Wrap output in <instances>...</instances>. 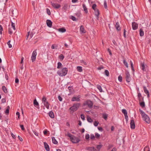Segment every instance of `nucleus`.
<instances>
[{"label": "nucleus", "mask_w": 151, "mask_h": 151, "mask_svg": "<svg viewBox=\"0 0 151 151\" xmlns=\"http://www.w3.org/2000/svg\"><path fill=\"white\" fill-rule=\"evenodd\" d=\"M33 103L34 105L35 106L39 105V104L36 99L34 100Z\"/></svg>", "instance_id": "nucleus-31"}, {"label": "nucleus", "mask_w": 151, "mask_h": 151, "mask_svg": "<svg viewBox=\"0 0 151 151\" xmlns=\"http://www.w3.org/2000/svg\"><path fill=\"white\" fill-rule=\"evenodd\" d=\"M126 80L128 82H129L130 81L131 78L130 77V75L128 72H126Z\"/></svg>", "instance_id": "nucleus-7"}, {"label": "nucleus", "mask_w": 151, "mask_h": 151, "mask_svg": "<svg viewBox=\"0 0 151 151\" xmlns=\"http://www.w3.org/2000/svg\"><path fill=\"white\" fill-rule=\"evenodd\" d=\"M87 150L91 151H92V150H94L95 149L94 147H88L87 149Z\"/></svg>", "instance_id": "nucleus-36"}, {"label": "nucleus", "mask_w": 151, "mask_h": 151, "mask_svg": "<svg viewBox=\"0 0 151 151\" xmlns=\"http://www.w3.org/2000/svg\"><path fill=\"white\" fill-rule=\"evenodd\" d=\"M51 4L54 8L56 9H58L61 7V5L57 3L51 2Z\"/></svg>", "instance_id": "nucleus-6"}, {"label": "nucleus", "mask_w": 151, "mask_h": 151, "mask_svg": "<svg viewBox=\"0 0 151 151\" xmlns=\"http://www.w3.org/2000/svg\"><path fill=\"white\" fill-rule=\"evenodd\" d=\"M68 69L66 68H63L61 70L58 71L57 74L60 76H65L68 72Z\"/></svg>", "instance_id": "nucleus-3"}, {"label": "nucleus", "mask_w": 151, "mask_h": 151, "mask_svg": "<svg viewBox=\"0 0 151 151\" xmlns=\"http://www.w3.org/2000/svg\"><path fill=\"white\" fill-rule=\"evenodd\" d=\"M144 35V32L142 29L139 30V35L140 36H143Z\"/></svg>", "instance_id": "nucleus-25"}, {"label": "nucleus", "mask_w": 151, "mask_h": 151, "mask_svg": "<svg viewBox=\"0 0 151 151\" xmlns=\"http://www.w3.org/2000/svg\"><path fill=\"white\" fill-rule=\"evenodd\" d=\"M141 67L142 69L143 70H145V65L144 63H142L141 65Z\"/></svg>", "instance_id": "nucleus-30"}, {"label": "nucleus", "mask_w": 151, "mask_h": 151, "mask_svg": "<svg viewBox=\"0 0 151 151\" xmlns=\"http://www.w3.org/2000/svg\"><path fill=\"white\" fill-rule=\"evenodd\" d=\"M10 40L9 41L7 42V44L9 46V48H11L12 47V45L10 44Z\"/></svg>", "instance_id": "nucleus-54"}, {"label": "nucleus", "mask_w": 151, "mask_h": 151, "mask_svg": "<svg viewBox=\"0 0 151 151\" xmlns=\"http://www.w3.org/2000/svg\"><path fill=\"white\" fill-rule=\"evenodd\" d=\"M87 121L91 123L93 122L92 119L91 118L88 116L87 117Z\"/></svg>", "instance_id": "nucleus-28"}, {"label": "nucleus", "mask_w": 151, "mask_h": 151, "mask_svg": "<svg viewBox=\"0 0 151 151\" xmlns=\"http://www.w3.org/2000/svg\"><path fill=\"white\" fill-rule=\"evenodd\" d=\"M33 36V34L32 33H30V32H28V35L27 36V38H28V37L29 36L30 38H32Z\"/></svg>", "instance_id": "nucleus-32"}, {"label": "nucleus", "mask_w": 151, "mask_h": 151, "mask_svg": "<svg viewBox=\"0 0 151 151\" xmlns=\"http://www.w3.org/2000/svg\"><path fill=\"white\" fill-rule=\"evenodd\" d=\"M52 142L53 143L55 144H57L58 143L57 141L55 139V137H52Z\"/></svg>", "instance_id": "nucleus-23"}, {"label": "nucleus", "mask_w": 151, "mask_h": 151, "mask_svg": "<svg viewBox=\"0 0 151 151\" xmlns=\"http://www.w3.org/2000/svg\"><path fill=\"white\" fill-rule=\"evenodd\" d=\"M20 127L22 129V130H24V127L23 125H20Z\"/></svg>", "instance_id": "nucleus-64"}, {"label": "nucleus", "mask_w": 151, "mask_h": 151, "mask_svg": "<svg viewBox=\"0 0 151 151\" xmlns=\"http://www.w3.org/2000/svg\"><path fill=\"white\" fill-rule=\"evenodd\" d=\"M15 23H13L12 22H11V28H12L14 29V31H15L16 30V28L15 27Z\"/></svg>", "instance_id": "nucleus-27"}, {"label": "nucleus", "mask_w": 151, "mask_h": 151, "mask_svg": "<svg viewBox=\"0 0 151 151\" xmlns=\"http://www.w3.org/2000/svg\"><path fill=\"white\" fill-rule=\"evenodd\" d=\"M104 8L106 9L107 8V3L106 1H104Z\"/></svg>", "instance_id": "nucleus-55"}, {"label": "nucleus", "mask_w": 151, "mask_h": 151, "mask_svg": "<svg viewBox=\"0 0 151 151\" xmlns=\"http://www.w3.org/2000/svg\"><path fill=\"white\" fill-rule=\"evenodd\" d=\"M64 58V57L63 54H61L59 56V58H60V59H61L62 60H63Z\"/></svg>", "instance_id": "nucleus-46"}, {"label": "nucleus", "mask_w": 151, "mask_h": 151, "mask_svg": "<svg viewBox=\"0 0 151 151\" xmlns=\"http://www.w3.org/2000/svg\"><path fill=\"white\" fill-rule=\"evenodd\" d=\"M138 96L139 98V102L142 101L143 100V98L142 96L140 93H139L138 94Z\"/></svg>", "instance_id": "nucleus-14"}, {"label": "nucleus", "mask_w": 151, "mask_h": 151, "mask_svg": "<svg viewBox=\"0 0 151 151\" xmlns=\"http://www.w3.org/2000/svg\"><path fill=\"white\" fill-rule=\"evenodd\" d=\"M118 80L120 82L122 81V77L121 75H119L118 77Z\"/></svg>", "instance_id": "nucleus-42"}, {"label": "nucleus", "mask_w": 151, "mask_h": 151, "mask_svg": "<svg viewBox=\"0 0 151 151\" xmlns=\"http://www.w3.org/2000/svg\"><path fill=\"white\" fill-rule=\"evenodd\" d=\"M140 105L142 107H144L145 106V103L144 101L142 102H139Z\"/></svg>", "instance_id": "nucleus-34"}, {"label": "nucleus", "mask_w": 151, "mask_h": 151, "mask_svg": "<svg viewBox=\"0 0 151 151\" xmlns=\"http://www.w3.org/2000/svg\"><path fill=\"white\" fill-rule=\"evenodd\" d=\"M130 63H131V65L132 69V70L134 71V67H133V63L131 61H130Z\"/></svg>", "instance_id": "nucleus-48"}, {"label": "nucleus", "mask_w": 151, "mask_h": 151, "mask_svg": "<svg viewBox=\"0 0 151 151\" xmlns=\"http://www.w3.org/2000/svg\"><path fill=\"white\" fill-rule=\"evenodd\" d=\"M122 112L124 114V115H126L127 114V111L125 109H122Z\"/></svg>", "instance_id": "nucleus-35"}, {"label": "nucleus", "mask_w": 151, "mask_h": 151, "mask_svg": "<svg viewBox=\"0 0 151 151\" xmlns=\"http://www.w3.org/2000/svg\"><path fill=\"white\" fill-rule=\"evenodd\" d=\"M126 30L125 29H124V37L126 38Z\"/></svg>", "instance_id": "nucleus-60"}, {"label": "nucleus", "mask_w": 151, "mask_h": 151, "mask_svg": "<svg viewBox=\"0 0 151 151\" xmlns=\"http://www.w3.org/2000/svg\"><path fill=\"white\" fill-rule=\"evenodd\" d=\"M58 30L59 32L62 33L64 32H65L66 31V29L64 27H62L60 29H58Z\"/></svg>", "instance_id": "nucleus-18"}, {"label": "nucleus", "mask_w": 151, "mask_h": 151, "mask_svg": "<svg viewBox=\"0 0 151 151\" xmlns=\"http://www.w3.org/2000/svg\"><path fill=\"white\" fill-rule=\"evenodd\" d=\"M130 127L131 129H134L135 128L134 121L133 120H131L130 122Z\"/></svg>", "instance_id": "nucleus-10"}, {"label": "nucleus", "mask_w": 151, "mask_h": 151, "mask_svg": "<svg viewBox=\"0 0 151 151\" xmlns=\"http://www.w3.org/2000/svg\"><path fill=\"white\" fill-rule=\"evenodd\" d=\"M80 31L82 32L83 33H85L86 32V31L85 30L84 27L82 25L81 26L80 28Z\"/></svg>", "instance_id": "nucleus-21"}, {"label": "nucleus", "mask_w": 151, "mask_h": 151, "mask_svg": "<svg viewBox=\"0 0 151 151\" xmlns=\"http://www.w3.org/2000/svg\"><path fill=\"white\" fill-rule=\"evenodd\" d=\"M44 147L45 148L47 151H50V148L49 146L47 143L45 142H44Z\"/></svg>", "instance_id": "nucleus-13"}, {"label": "nucleus", "mask_w": 151, "mask_h": 151, "mask_svg": "<svg viewBox=\"0 0 151 151\" xmlns=\"http://www.w3.org/2000/svg\"><path fill=\"white\" fill-rule=\"evenodd\" d=\"M97 6V5L96 4H93L92 6V8L93 9V10H95V9H96V7Z\"/></svg>", "instance_id": "nucleus-53"}, {"label": "nucleus", "mask_w": 151, "mask_h": 151, "mask_svg": "<svg viewBox=\"0 0 151 151\" xmlns=\"http://www.w3.org/2000/svg\"><path fill=\"white\" fill-rule=\"evenodd\" d=\"M98 130L101 132H102L103 131L102 128L101 127H98Z\"/></svg>", "instance_id": "nucleus-63"}, {"label": "nucleus", "mask_w": 151, "mask_h": 151, "mask_svg": "<svg viewBox=\"0 0 151 151\" xmlns=\"http://www.w3.org/2000/svg\"><path fill=\"white\" fill-rule=\"evenodd\" d=\"M80 106V104L79 103H77L74 104L73 106L70 108V110L74 111L77 110Z\"/></svg>", "instance_id": "nucleus-5"}, {"label": "nucleus", "mask_w": 151, "mask_h": 151, "mask_svg": "<svg viewBox=\"0 0 151 151\" xmlns=\"http://www.w3.org/2000/svg\"><path fill=\"white\" fill-rule=\"evenodd\" d=\"M105 74L107 76H109V72L107 70H106L104 72Z\"/></svg>", "instance_id": "nucleus-33"}, {"label": "nucleus", "mask_w": 151, "mask_h": 151, "mask_svg": "<svg viewBox=\"0 0 151 151\" xmlns=\"http://www.w3.org/2000/svg\"><path fill=\"white\" fill-rule=\"evenodd\" d=\"M71 19L73 20V21H76V19L75 17L73 16H71Z\"/></svg>", "instance_id": "nucleus-59"}, {"label": "nucleus", "mask_w": 151, "mask_h": 151, "mask_svg": "<svg viewBox=\"0 0 151 151\" xmlns=\"http://www.w3.org/2000/svg\"><path fill=\"white\" fill-rule=\"evenodd\" d=\"M93 103L92 101L90 100H87L83 103V106H87L88 107L91 108L93 106Z\"/></svg>", "instance_id": "nucleus-4"}, {"label": "nucleus", "mask_w": 151, "mask_h": 151, "mask_svg": "<svg viewBox=\"0 0 151 151\" xmlns=\"http://www.w3.org/2000/svg\"><path fill=\"white\" fill-rule=\"evenodd\" d=\"M44 104L46 108L47 109H48L49 108V105L48 102L47 101L44 102Z\"/></svg>", "instance_id": "nucleus-22"}, {"label": "nucleus", "mask_w": 151, "mask_h": 151, "mask_svg": "<svg viewBox=\"0 0 151 151\" xmlns=\"http://www.w3.org/2000/svg\"><path fill=\"white\" fill-rule=\"evenodd\" d=\"M103 117L106 120L107 119V115L106 114H103Z\"/></svg>", "instance_id": "nucleus-40"}, {"label": "nucleus", "mask_w": 151, "mask_h": 151, "mask_svg": "<svg viewBox=\"0 0 151 151\" xmlns=\"http://www.w3.org/2000/svg\"><path fill=\"white\" fill-rule=\"evenodd\" d=\"M97 88L99 90L100 92H102V89L101 86L100 85H98L97 86Z\"/></svg>", "instance_id": "nucleus-39"}, {"label": "nucleus", "mask_w": 151, "mask_h": 151, "mask_svg": "<svg viewBox=\"0 0 151 151\" xmlns=\"http://www.w3.org/2000/svg\"><path fill=\"white\" fill-rule=\"evenodd\" d=\"M67 136L70 138V140L73 143H77L80 141L79 138L74 136L69 132L68 133Z\"/></svg>", "instance_id": "nucleus-2"}, {"label": "nucleus", "mask_w": 151, "mask_h": 151, "mask_svg": "<svg viewBox=\"0 0 151 151\" xmlns=\"http://www.w3.org/2000/svg\"><path fill=\"white\" fill-rule=\"evenodd\" d=\"M123 63L124 65L126 66V67L128 68V65L126 61V60H124L123 61Z\"/></svg>", "instance_id": "nucleus-37"}, {"label": "nucleus", "mask_w": 151, "mask_h": 151, "mask_svg": "<svg viewBox=\"0 0 151 151\" xmlns=\"http://www.w3.org/2000/svg\"><path fill=\"white\" fill-rule=\"evenodd\" d=\"M46 99L45 97L44 96L42 99V102H46L47 101H46Z\"/></svg>", "instance_id": "nucleus-61"}, {"label": "nucleus", "mask_w": 151, "mask_h": 151, "mask_svg": "<svg viewBox=\"0 0 151 151\" xmlns=\"http://www.w3.org/2000/svg\"><path fill=\"white\" fill-rule=\"evenodd\" d=\"M143 89L144 92L147 94V96L148 98L149 97V92L145 86L143 87Z\"/></svg>", "instance_id": "nucleus-16"}, {"label": "nucleus", "mask_w": 151, "mask_h": 151, "mask_svg": "<svg viewBox=\"0 0 151 151\" xmlns=\"http://www.w3.org/2000/svg\"><path fill=\"white\" fill-rule=\"evenodd\" d=\"M83 7V9L84 11H85L86 13H87L88 12V11L87 7H86L85 5L84 4H83L82 5Z\"/></svg>", "instance_id": "nucleus-19"}, {"label": "nucleus", "mask_w": 151, "mask_h": 151, "mask_svg": "<svg viewBox=\"0 0 151 151\" xmlns=\"http://www.w3.org/2000/svg\"><path fill=\"white\" fill-rule=\"evenodd\" d=\"M81 63H83L84 65H87L86 63L83 60H81Z\"/></svg>", "instance_id": "nucleus-57"}, {"label": "nucleus", "mask_w": 151, "mask_h": 151, "mask_svg": "<svg viewBox=\"0 0 151 151\" xmlns=\"http://www.w3.org/2000/svg\"><path fill=\"white\" fill-rule=\"evenodd\" d=\"M95 12V15L96 17V18L98 19L99 16L100 14L99 10L97 8L95 9V10H94Z\"/></svg>", "instance_id": "nucleus-9"}, {"label": "nucleus", "mask_w": 151, "mask_h": 151, "mask_svg": "<svg viewBox=\"0 0 151 151\" xmlns=\"http://www.w3.org/2000/svg\"><path fill=\"white\" fill-rule=\"evenodd\" d=\"M49 116L51 118H53L54 117V115L53 112L52 111H50L49 113Z\"/></svg>", "instance_id": "nucleus-20"}, {"label": "nucleus", "mask_w": 151, "mask_h": 151, "mask_svg": "<svg viewBox=\"0 0 151 151\" xmlns=\"http://www.w3.org/2000/svg\"><path fill=\"white\" fill-rule=\"evenodd\" d=\"M71 101H80V97H73L72 98Z\"/></svg>", "instance_id": "nucleus-15"}, {"label": "nucleus", "mask_w": 151, "mask_h": 151, "mask_svg": "<svg viewBox=\"0 0 151 151\" xmlns=\"http://www.w3.org/2000/svg\"><path fill=\"white\" fill-rule=\"evenodd\" d=\"M81 119L83 120H84L85 119L84 116L83 114H82L81 115Z\"/></svg>", "instance_id": "nucleus-56"}, {"label": "nucleus", "mask_w": 151, "mask_h": 151, "mask_svg": "<svg viewBox=\"0 0 151 151\" xmlns=\"http://www.w3.org/2000/svg\"><path fill=\"white\" fill-rule=\"evenodd\" d=\"M116 30L118 31H119L121 29V28L120 26L119 23L118 22H117L115 26Z\"/></svg>", "instance_id": "nucleus-12"}, {"label": "nucleus", "mask_w": 151, "mask_h": 151, "mask_svg": "<svg viewBox=\"0 0 151 151\" xmlns=\"http://www.w3.org/2000/svg\"><path fill=\"white\" fill-rule=\"evenodd\" d=\"M99 124V122L97 121H95L93 123V124L94 126L95 127L97 126Z\"/></svg>", "instance_id": "nucleus-45"}, {"label": "nucleus", "mask_w": 151, "mask_h": 151, "mask_svg": "<svg viewBox=\"0 0 151 151\" xmlns=\"http://www.w3.org/2000/svg\"><path fill=\"white\" fill-rule=\"evenodd\" d=\"M100 136V135L99 134L97 133H95V137L97 138H99Z\"/></svg>", "instance_id": "nucleus-50"}, {"label": "nucleus", "mask_w": 151, "mask_h": 151, "mask_svg": "<svg viewBox=\"0 0 151 151\" xmlns=\"http://www.w3.org/2000/svg\"><path fill=\"white\" fill-rule=\"evenodd\" d=\"M10 109V107L9 106H8L7 107V108L5 111V113L7 115H8L9 113V109Z\"/></svg>", "instance_id": "nucleus-29"}, {"label": "nucleus", "mask_w": 151, "mask_h": 151, "mask_svg": "<svg viewBox=\"0 0 151 151\" xmlns=\"http://www.w3.org/2000/svg\"><path fill=\"white\" fill-rule=\"evenodd\" d=\"M47 13L49 15H50L51 14V12L50 10L48 8H47Z\"/></svg>", "instance_id": "nucleus-52"}, {"label": "nucleus", "mask_w": 151, "mask_h": 151, "mask_svg": "<svg viewBox=\"0 0 151 151\" xmlns=\"http://www.w3.org/2000/svg\"><path fill=\"white\" fill-rule=\"evenodd\" d=\"M132 28L133 30H135L138 28V24L135 22H134L132 24Z\"/></svg>", "instance_id": "nucleus-8"}, {"label": "nucleus", "mask_w": 151, "mask_h": 151, "mask_svg": "<svg viewBox=\"0 0 151 151\" xmlns=\"http://www.w3.org/2000/svg\"><path fill=\"white\" fill-rule=\"evenodd\" d=\"M95 138V136L93 134H91L90 135V139H93Z\"/></svg>", "instance_id": "nucleus-47"}, {"label": "nucleus", "mask_w": 151, "mask_h": 151, "mask_svg": "<svg viewBox=\"0 0 151 151\" xmlns=\"http://www.w3.org/2000/svg\"><path fill=\"white\" fill-rule=\"evenodd\" d=\"M62 64L60 62H58V63L57 68L58 69L60 68V67L61 66Z\"/></svg>", "instance_id": "nucleus-43"}, {"label": "nucleus", "mask_w": 151, "mask_h": 151, "mask_svg": "<svg viewBox=\"0 0 151 151\" xmlns=\"http://www.w3.org/2000/svg\"><path fill=\"white\" fill-rule=\"evenodd\" d=\"M139 111L141 114L143 120L148 124L150 122V119L148 116L141 109H139Z\"/></svg>", "instance_id": "nucleus-1"}, {"label": "nucleus", "mask_w": 151, "mask_h": 151, "mask_svg": "<svg viewBox=\"0 0 151 151\" xmlns=\"http://www.w3.org/2000/svg\"><path fill=\"white\" fill-rule=\"evenodd\" d=\"M1 101L3 103L6 102V100L5 98H3L1 99Z\"/></svg>", "instance_id": "nucleus-62"}, {"label": "nucleus", "mask_w": 151, "mask_h": 151, "mask_svg": "<svg viewBox=\"0 0 151 151\" xmlns=\"http://www.w3.org/2000/svg\"><path fill=\"white\" fill-rule=\"evenodd\" d=\"M103 68L104 67L103 66H101L98 67L97 69L98 70H101V69H103Z\"/></svg>", "instance_id": "nucleus-58"}, {"label": "nucleus", "mask_w": 151, "mask_h": 151, "mask_svg": "<svg viewBox=\"0 0 151 151\" xmlns=\"http://www.w3.org/2000/svg\"><path fill=\"white\" fill-rule=\"evenodd\" d=\"M77 70L79 72H81L82 71V67L81 66H78L77 67Z\"/></svg>", "instance_id": "nucleus-26"}, {"label": "nucleus", "mask_w": 151, "mask_h": 151, "mask_svg": "<svg viewBox=\"0 0 151 151\" xmlns=\"http://www.w3.org/2000/svg\"><path fill=\"white\" fill-rule=\"evenodd\" d=\"M2 90L5 93H7L8 91H7V88L5 86H2Z\"/></svg>", "instance_id": "nucleus-24"}, {"label": "nucleus", "mask_w": 151, "mask_h": 151, "mask_svg": "<svg viewBox=\"0 0 151 151\" xmlns=\"http://www.w3.org/2000/svg\"><path fill=\"white\" fill-rule=\"evenodd\" d=\"M36 58V57L32 56L31 59L32 62L34 61L35 60Z\"/></svg>", "instance_id": "nucleus-49"}, {"label": "nucleus", "mask_w": 151, "mask_h": 151, "mask_svg": "<svg viewBox=\"0 0 151 151\" xmlns=\"http://www.w3.org/2000/svg\"><path fill=\"white\" fill-rule=\"evenodd\" d=\"M47 25L49 27H51L52 25V22L50 20L47 19L46 21Z\"/></svg>", "instance_id": "nucleus-11"}, {"label": "nucleus", "mask_w": 151, "mask_h": 151, "mask_svg": "<svg viewBox=\"0 0 151 151\" xmlns=\"http://www.w3.org/2000/svg\"><path fill=\"white\" fill-rule=\"evenodd\" d=\"M85 138L86 139L88 140L89 138V135L88 134H87L85 135Z\"/></svg>", "instance_id": "nucleus-51"}, {"label": "nucleus", "mask_w": 151, "mask_h": 151, "mask_svg": "<svg viewBox=\"0 0 151 151\" xmlns=\"http://www.w3.org/2000/svg\"><path fill=\"white\" fill-rule=\"evenodd\" d=\"M3 30V28L2 27L1 25H0V34H2V31Z\"/></svg>", "instance_id": "nucleus-44"}, {"label": "nucleus", "mask_w": 151, "mask_h": 151, "mask_svg": "<svg viewBox=\"0 0 151 151\" xmlns=\"http://www.w3.org/2000/svg\"><path fill=\"white\" fill-rule=\"evenodd\" d=\"M37 55V52L36 50H35L33 51L32 54V56L36 57Z\"/></svg>", "instance_id": "nucleus-38"}, {"label": "nucleus", "mask_w": 151, "mask_h": 151, "mask_svg": "<svg viewBox=\"0 0 151 151\" xmlns=\"http://www.w3.org/2000/svg\"><path fill=\"white\" fill-rule=\"evenodd\" d=\"M102 146V145H98L96 146V148L97 149L99 150H100V149L101 148V147Z\"/></svg>", "instance_id": "nucleus-41"}, {"label": "nucleus", "mask_w": 151, "mask_h": 151, "mask_svg": "<svg viewBox=\"0 0 151 151\" xmlns=\"http://www.w3.org/2000/svg\"><path fill=\"white\" fill-rule=\"evenodd\" d=\"M15 31H14V29L12 28L9 27L8 29V33L10 35H12L13 33L15 32Z\"/></svg>", "instance_id": "nucleus-17"}]
</instances>
